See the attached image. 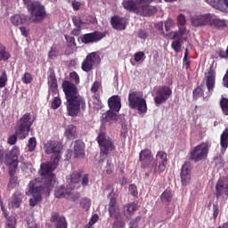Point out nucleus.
<instances>
[{
	"label": "nucleus",
	"mask_w": 228,
	"mask_h": 228,
	"mask_svg": "<svg viewBox=\"0 0 228 228\" xmlns=\"http://www.w3.org/2000/svg\"><path fill=\"white\" fill-rule=\"evenodd\" d=\"M69 79L62 82V90L66 97V110L69 117H77L81 110H86V101L79 95L77 85L79 83V75L73 71L69 73Z\"/></svg>",
	"instance_id": "1"
},
{
	"label": "nucleus",
	"mask_w": 228,
	"mask_h": 228,
	"mask_svg": "<svg viewBox=\"0 0 228 228\" xmlns=\"http://www.w3.org/2000/svg\"><path fill=\"white\" fill-rule=\"evenodd\" d=\"M42 177V183H38V180H32L28 185V192L32 195L29 199V206L35 208L38 202H42V195L49 197L51 191L54 188V178L51 176Z\"/></svg>",
	"instance_id": "2"
},
{
	"label": "nucleus",
	"mask_w": 228,
	"mask_h": 228,
	"mask_svg": "<svg viewBox=\"0 0 228 228\" xmlns=\"http://www.w3.org/2000/svg\"><path fill=\"white\" fill-rule=\"evenodd\" d=\"M61 144L58 141H48L45 144V154H53L51 161L46 164H41L40 175L44 177H52L54 179L53 171L56 170L60 159L61 158Z\"/></svg>",
	"instance_id": "3"
},
{
	"label": "nucleus",
	"mask_w": 228,
	"mask_h": 228,
	"mask_svg": "<svg viewBox=\"0 0 228 228\" xmlns=\"http://www.w3.org/2000/svg\"><path fill=\"white\" fill-rule=\"evenodd\" d=\"M37 120V118L33 116L31 117V113L24 114L20 120L17 122L15 126V134L11 135L8 140L7 143L9 145H15L17 143V136L20 140H24L27 134H29V131L31 130V126Z\"/></svg>",
	"instance_id": "4"
},
{
	"label": "nucleus",
	"mask_w": 228,
	"mask_h": 228,
	"mask_svg": "<svg viewBox=\"0 0 228 228\" xmlns=\"http://www.w3.org/2000/svg\"><path fill=\"white\" fill-rule=\"evenodd\" d=\"M96 142L100 148V156L106 159L110 152H113L116 150L115 142L111 137L106 134V132L101 130L96 137Z\"/></svg>",
	"instance_id": "5"
},
{
	"label": "nucleus",
	"mask_w": 228,
	"mask_h": 228,
	"mask_svg": "<svg viewBox=\"0 0 228 228\" xmlns=\"http://www.w3.org/2000/svg\"><path fill=\"white\" fill-rule=\"evenodd\" d=\"M28 11L31 15L30 22L34 24H40L44 22L47 18V12L45 11V6L40 3V1H34L28 5Z\"/></svg>",
	"instance_id": "6"
},
{
	"label": "nucleus",
	"mask_w": 228,
	"mask_h": 228,
	"mask_svg": "<svg viewBox=\"0 0 228 228\" xmlns=\"http://www.w3.org/2000/svg\"><path fill=\"white\" fill-rule=\"evenodd\" d=\"M128 106L131 110H137L139 113H147V102L143 98V93L131 91L128 94Z\"/></svg>",
	"instance_id": "7"
},
{
	"label": "nucleus",
	"mask_w": 228,
	"mask_h": 228,
	"mask_svg": "<svg viewBox=\"0 0 228 228\" xmlns=\"http://www.w3.org/2000/svg\"><path fill=\"white\" fill-rule=\"evenodd\" d=\"M122 6L126 12L134 13H147L152 9L147 0H124Z\"/></svg>",
	"instance_id": "8"
},
{
	"label": "nucleus",
	"mask_w": 228,
	"mask_h": 228,
	"mask_svg": "<svg viewBox=\"0 0 228 228\" xmlns=\"http://www.w3.org/2000/svg\"><path fill=\"white\" fill-rule=\"evenodd\" d=\"M208 154H209V143L201 142L191 150L190 159L199 163V161L206 159V158H208Z\"/></svg>",
	"instance_id": "9"
},
{
	"label": "nucleus",
	"mask_w": 228,
	"mask_h": 228,
	"mask_svg": "<svg viewBox=\"0 0 228 228\" xmlns=\"http://www.w3.org/2000/svg\"><path fill=\"white\" fill-rule=\"evenodd\" d=\"M19 147L13 146L12 151L5 154L4 165L9 167V170H17L19 167Z\"/></svg>",
	"instance_id": "10"
},
{
	"label": "nucleus",
	"mask_w": 228,
	"mask_h": 228,
	"mask_svg": "<svg viewBox=\"0 0 228 228\" xmlns=\"http://www.w3.org/2000/svg\"><path fill=\"white\" fill-rule=\"evenodd\" d=\"M172 97V89L168 86H161L156 90L154 102L157 106L167 102Z\"/></svg>",
	"instance_id": "11"
},
{
	"label": "nucleus",
	"mask_w": 228,
	"mask_h": 228,
	"mask_svg": "<svg viewBox=\"0 0 228 228\" xmlns=\"http://www.w3.org/2000/svg\"><path fill=\"white\" fill-rule=\"evenodd\" d=\"M104 37H106L105 33L95 30L94 32L82 35L78 40H80L82 44L88 45V44H97V42H101Z\"/></svg>",
	"instance_id": "12"
},
{
	"label": "nucleus",
	"mask_w": 228,
	"mask_h": 228,
	"mask_svg": "<svg viewBox=\"0 0 228 228\" xmlns=\"http://www.w3.org/2000/svg\"><path fill=\"white\" fill-rule=\"evenodd\" d=\"M69 181L71 184H79V183H81V185L85 188L88 186L90 183V175H83V171L81 170L75 171L70 175Z\"/></svg>",
	"instance_id": "13"
},
{
	"label": "nucleus",
	"mask_w": 228,
	"mask_h": 228,
	"mask_svg": "<svg viewBox=\"0 0 228 228\" xmlns=\"http://www.w3.org/2000/svg\"><path fill=\"white\" fill-rule=\"evenodd\" d=\"M204 81L208 94H213L216 85V71L213 66H210L208 72L205 74Z\"/></svg>",
	"instance_id": "14"
},
{
	"label": "nucleus",
	"mask_w": 228,
	"mask_h": 228,
	"mask_svg": "<svg viewBox=\"0 0 228 228\" xmlns=\"http://www.w3.org/2000/svg\"><path fill=\"white\" fill-rule=\"evenodd\" d=\"M139 161L142 168H149L151 163L154 161V156H152V151L149 149L142 150L139 153Z\"/></svg>",
	"instance_id": "15"
},
{
	"label": "nucleus",
	"mask_w": 228,
	"mask_h": 228,
	"mask_svg": "<svg viewBox=\"0 0 228 228\" xmlns=\"http://www.w3.org/2000/svg\"><path fill=\"white\" fill-rule=\"evenodd\" d=\"M180 175L183 186H188L191 181V164L190 162H185L183 165Z\"/></svg>",
	"instance_id": "16"
},
{
	"label": "nucleus",
	"mask_w": 228,
	"mask_h": 228,
	"mask_svg": "<svg viewBox=\"0 0 228 228\" xmlns=\"http://www.w3.org/2000/svg\"><path fill=\"white\" fill-rule=\"evenodd\" d=\"M208 26H210V28H216V29H224V28L227 26V23L225 22V20H222L216 15L209 13Z\"/></svg>",
	"instance_id": "17"
},
{
	"label": "nucleus",
	"mask_w": 228,
	"mask_h": 228,
	"mask_svg": "<svg viewBox=\"0 0 228 228\" xmlns=\"http://www.w3.org/2000/svg\"><path fill=\"white\" fill-rule=\"evenodd\" d=\"M209 13L205 15H196L191 18V24L194 28H200L203 26H208Z\"/></svg>",
	"instance_id": "18"
},
{
	"label": "nucleus",
	"mask_w": 228,
	"mask_h": 228,
	"mask_svg": "<svg viewBox=\"0 0 228 228\" xmlns=\"http://www.w3.org/2000/svg\"><path fill=\"white\" fill-rule=\"evenodd\" d=\"M73 156L77 158H85V142L81 140H77L73 142Z\"/></svg>",
	"instance_id": "19"
},
{
	"label": "nucleus",
	"mask_w": 228,
	"mask_h": 228,
	"mask_svg": "<svg viewBox=\"0 0 228 228\" xmlns=\"http://www.w3.org/2000/svg\"><path fill=\"white\" fill-rule=\"evenodd\" d=\"M110 24L114 29H117V31H124L127 26L124 18L117 15L111 17Z\"/></svg>",
	"instance_id": "20"
},
{
	"label": "nucleus",
	"mask_w": 228,
	"mask_h": 228,
	"mask_svg": "<svg viewBox=\"0 0 228 228\" xmlns=\"http://www.w3.org/2000/svg\"><path fill=\"white\" fill-rule=\"evenodd\" d=\"M108 106L110 110L118 112L122 108V99L118 95H113L109 98Z\"/></svg>",
	"instance_id": "21"
},
{
	"label": "nucleus",
	"mask_w": 228,
	"mask_h": 228,
	"mask_svg": "<svg viewBox=\"0 0 228 228\" xmlns=\"http://www.w3.org/2000/svg\"><path fill=\"white\" fill-rule=\"evenodd\" d=\"M50 222L55 224V228H67V219L64 216H61L60 214L54 212L51 216Z\"/></svg>",
	"instance_id": "22"
},
{
	"label": "nucleus",
	"mask_w": 228,
	"mask_h": 228,
	"mask_svg": "<svg viewBox=\"0 0 228 228\" xmlns=\"http://www.w3.org/2000/svg\"><path fill=\"white\" fill-rule=\"evenodd\" d=\"M222 195H225L226 199L228 197V186L225 185L224 180H218L216 185L215 196L216 199H220Z\"/></svg>",
	"instance_id": "23"
},
{
	"label": "nucleus",
	"mask_w": 228,
	"mask_h": 228,
	"mask_svg": "<svg viewBox=\"0 0 228 228\" xmlns=\"http://www.w3.org/2000/svg\"><path fill=\"white\" fill-rule=\"evenodd\" d=\"M11 22L13 26H20V24H31V16L16 14L11 17Z\"/></svg>",
	"instance_id": "24"
},
{
	"label": "nucleus",
	"mask_w": 228,
	"mask_h": 228,
	"mask_svg": "<svg viewBox=\"0 0 228 228\" xmlns=\"http://www.w3.org/2000/svg\"><path fill=\"white\" fill-rule=\"evenodd\" d=\"M64 37L68 47V49L65 51V54L69 56V54L74 53V48L77 47V44L76 43V38L74 37L64 35Z\"/></svg>",
	"instance_id": "25"
},
{
	"label": "nucleus",
	"mask_w": 228,
	"mask_h": 228,
	"mask_svg": "<svg viewBox=\"0 0 228 228\" xmlns=\"http://www.w3.org/2000/svg\"><path fill=\"white\" fill-rule=\"evenodd\" d=\"M9 183L7 184L8 190L17 188L19 184V176H17V170H9Z\"/></svg>",
	"instance_id": "26"
},
{
	"label": "nucleus",
	"mask_w": 228,
	"mask_h": 228,
	"mask_svg": "<svg viewBox=\"0 0 228 228\" xmlns=\"http://www.w3.org/2000/svg\"><path fill=\"white\" fill-rule=\"evenodd\" d=\"M64 134L68 140H76V138H77V126L69 125L65 128Z\"/></svg>",
	"instance_id": "27"
},
{
	"label": "nucleus",
	"mask_w": 228,
	"mask_h": 228,
	"mask_svg": "<svg viewBox=\"0 0 228 228\" xmlns=\"http://www.w3.org/2000/svg\"><path fill=\"white\" fill-rule=\"evenodd\" d=\"M109 215L110 218H118V208H117V199L115 198L110 200Z\"/></svg>",
	"instance_id": "28"
},
{
	"label": "nucleus",
	"mask_w": 228,
	"mask_h": 228,
	"mask_svg": "<svg viewBox=\"0 0 228 228\" xmlns=\"http://www.w3.org/2000/svg\"><path fill=\"white\" fill-rule=\"evenodd\" d=\"M211 6L216 10H220V12H225L228 8V0H213Z\"/></svg>",
	"instance_id": "29"
},
{
	"label": "nucleus",
	"mask_w": 228,
	"mask_h": 228,
	"mask_svg": "<svg viewBox=\"0 0 228 228\" xmlns=\"http://www.w3.org/2000/svg\"><path fill=\"white\" fill-rule=\"evenodd\" d=\"M221 152H225L228 148V128H225L220 136Z\"/></svg>",
	"instance_id": "30"
},
{
	"label": "nucleus",
	"mask_w": 228,
	"mask_h": 228,
	"mask_svg": "<svg viewBox=\"0 0 228 228\" xmlns=\"http://www.w3.org/2000/svg\"><path fill=\"white\" fill-rule=\"evenodd\" d=\"M167 170V164H163L162 162H158L154 160L151 164V172L153 174H163Z\"/></svg>",
	"instance_id": "31"
},
{
	"label": "nucleus",
	"mask_w": 228,
	"mask_h": 228,
	"mask_svg": "<svg viewBox=\"0 0 228 228\" xmlns=\"http://www.w3.org/2000/svg\"><path fill=\"white\" fill-rule=\"evenodd\" d=\"M178 31H172L170 32L171 40H179L183 42V37L186 35V28L184 27H178Z\"/></svg>",
	"instance_id": "32"
},
{
	"label": "nucleus",
	"mask_w": 228,
	"mask_h": 228,
	"mask_svg": "<svg viewBox=\"0 0 228 228\" xmlns=\"http://www.w3.org/2000/svg\"><path fill=\"white\" fill-rule=\"evenodd\" d=\"M69 190L65 186L57 187L54 191L56 199H69Z\"/></svg>",
	"instance_id": "33"
},
{
	"label": "nucleus",
	"mask_w": 228,
	"mask_h": 228,
	"mask_svg": "<svg viewBox=\"0 0 228 228\" xmlns=\"http://www.w3.org/2000/svg\"><path fill=\"white\" fill-rule=\"evenodd\" d=\"M138 209H140V205L137 202H132L124 207V213L125 215H134Z\"/></svg>",
	"instance_id": "34"
},
{
	"label": "nucleus",
	"mask_w": 228,
	"mask_h": 228,
	"mask_svg": "<svg viewBox=\"0 0 228 228\" xmlns=\"http://www.w3.org/2000/svg\"><path fill=\"white\" fill-rule=\"evenodd\" d=\"M20 204H22V193L16 191L12 195V208H20Z\"/></svg>",
	"instance_id": "35"
},
{
	"label": "nucleus",
	"mask_w": 228,
	"mask_h": 228,
	"mask_svg": "<svg viewBox=\"0 0 228 228\" xmlns=\"http://www.w3.org/2000/svg\"><path fill=\"white\" fill-rule=\"evenodd\" d=\"M58 86V79H56V73L54 69H49L48 76V88H53Z\"/></svg>",
	"instance_id": "36"
},
{
	"label": "nucleus",
	"mask_w": 228,
	"mask_h": 228,
	"mask_svg": "<svg viewBox=\"0 0 228 228\" xmlns=\"http://www.w3.org/2000/svg\"><path fill=\"white\" fill-rule=\"evenodd\" d=\"M2 211L4 213V216L7 218L5 227H17V217H15L14 216H10L8 217V214H6V211H4V208L3 207Z\"/></svg>",
	"instance_id": "37"
},
{
	"label": "nucleus",
	"mask_w": 228,
	"mask_h": 228,
	"mask_svg": "<svg viewBox=\"0 0 228 228\" xmlns=\"http://www.w3.org/2000/svg\"><path fill=\"white\" fill-rule=\"evenodd\" d=\"M88 61H90L94 65H99L101 63V55L99 53L93 52L86 57Z\"/></svg>",
	"instance_id": "38"
},
{
	"label": "nucleus",
	"mask_w": 228,
	"mask_h": 228,
	"mask_svg": "<svg viewBox=\"0 0 228 228\" xmlns=\"http://www.w3.org/2000/svg\"><path fill=\"white\" fill-rule=\"evenodd\" d=\"M167 152L160 151H158L156 154V159L155 161L159 162V163H163L164 165H167L168 163V159L167 158Z\"/></svg>",
	"instance_id": "39"
},
{
	"label": "nucleus",
	"mask_w": 228,
	"mask_h": 228,
	"mask_svg": "<svg viewBox=\"0 0 228 228\" xmlns=\"http://www.w3.org/2000/svg\"><path fill=\"white\" fill-rule=\"evenodd\" d=\"M200 97H204V89H202V86H197L192 91V98L194 101H197L198 99H200Z\"/></svg>",
	"instance_id": "40"
},
{
	"label": "nucleus",
	"mask_w": 228,
	"mask_h": 228,
	"mask_svg": "<svg viewBox=\"0 0 228 228\" xmlns=\"http://www.w3.org/2000/svg\"><path fill=\"white\" fill-rule=\"evenodd\" d=\"M81 69L84 72H90L94 69V64L86 57L82 62Z\"/></svg>",
	"instance_id": "41"
},
{
	"label": "nucleus",
	"mask_w": 228,
	"mask_h": 228,
	"mask_svg": "<svg viewBox=\"0 0 228 228\" xmlns=\"http://www.w3.org/2000/svg\"><path fill=\"white\" fill-rule=\"evenodd\" d=\"M160 200L162 202H171L172 201V191L167 189L160 195Z\"/></svg>",
	"instance_id": "42"
},
{
	"label": "nucleus",
	"mask_w": 228,
	"mask_h": 228,
	"mask_svg": "<svg viewBox=\"0 0 228 228\" xmlns=\"http://www.w3.org/2000/svg\"><path fill=\"white\" fill-rule=\"evenodd\" d=\"M118 112L115 110H109L107 111L106 114V121L110 122V120H113L114 122H117V120H118V114H117Z\"/></svg>",
	"instance_id": "43"
},
{
	"label": "nucleus",
	"mask_w": 228,
	"mask_h": 228,
	"mask_svg": "<svg viewBox=\"0 0 228 228\" xmlns=\"http://www.w3.org/2000/svg\"><path fill=\"white\" fill-rule=\"evenodd\" d=\"M60 56V50H58V47L52 46L49 53H48V58L50 60H54Z\"/></svg>",
	"instance_id": "44"
},
{
	"label": "nucleus",
	"mask_w": 228,
	"mask_h": 228,
	"mask_svg": "<svg viewBox=\"0 0 228 228\" xmlns=\"http://www.w3.org/2000/svg\"><path fill=\"white\" fill-rule=\"evenodd\" d=\"M8 83V74L6 70L3 69L2 74L0 76V88H4Z\"/></svg>",
	"instance_id": "45"
},
{
	"label": "nucleus",
	"mask_w": 228,
	"mask_h": 228,
	"mask_svg": "<svg viewBox=\"0 0 228 228\" xmlns=\"http://www.w3.org/2000/svg\"><path fill=\"white\" fill-rule=\"evenodd\" d=\"M6 61V60H10V53L6 52V47L4 45H0V61Z\"/></svg>",
	"instance_id": "46"
},
{
	"label": "nucleus",
	"mask_w": 228,
	"mask_h": 228,
	"mask_svg": "<svg viewBox=\"0 0 228 228\" xmlns=\"http://www.w3.org/2000/svg\"><path fill=\"white\" fill-rule=\"evenodd\" d=\"M81 198V194L77 191L72 192V190L69 189V200H72V202H76V200H79Z\"/></svg>",
	"instance_id": "47"
},
{
	"label": "nucleus",
	"mask_w": 228,
	"mask_h": 228,
	"mask_svg": "<svg viewBox=\"0 0 228 228\" xmlns=\"http://www.w3.org/2000/svg\"><path fill=\"white\" fill-rule=\"evenodd\" d=\"M220 106H221V110H223V113L228 116V99L222 98L220 101Z\"/></svg>",
	"instance_id": "48"
},
{
	"label": "nucleus",
	"mask_w": 228,
	"mask_h": 228,
	"mask_svg": "<svg viewBox=\"0 0 228 228\" xmlns=\"http://www.w3.org/2000/svg\"><path fill=\"white\" fill-rule=\"evenodd\" d=\"M21 81L24 83V85H29V83L33 81V75H31L29 72H25L21 77Z\"/></svg>",
	"instance_id": "49"
},
{
	"label": "nucleus",
	"mask_w": 228,
	"mask_h": 228,
	"mask_svg": "<svg viewBox=\"0 0 228 228\" xmlns=\"http://www.w3.org/2000/svg\"><path fill=\"white\" fill-rule=\"evenodd\" d=\"M61 106V99L60 97H54L52 103L51 108L52 110H58Z\"/></svg>",
	"instance_id": "50"
},
{
	"label": "nucleus",
	"mask_w": 228,
	"mask_h": 228,
	"mask_svg": "<svg viewBox=\"0 0 228 228\" xmlns=\"http://www.w3.org/2000/svg\"><path fill=\"white\" fill-rule=\"evenodd\" d=\"M28 147L29 152H33V151L37 149V138L35 137L30 138L28 140Z\"/></svg>",
	"instance_id": "51"
},
{
	"label": "nucleus",
	"mask_w": 228,
	"mask_h": 228,
	"mask_svg": "<svg viewBox=\"0 0 228 228\" xmlns=\"http://www.w3.org/2000/svg\"><path fill=\"white\" fill-rule=\"evenodd\" d=\"M186 25V16L183 14H179L177 17V26L178 28H184Z\"/></svg>",
	"instance_id": "52"
},
{
	"label": "nucleus",
	"mask_w": 228,
	"mask_h": 228,
	"mask_svg": "<svg viewBox=\"0 0 228 228\" xmlns=\"http://www.w3.org/2000/svg\"><path fill=\"white\" fill-rule=\"evenodd\" d=\"M212 212H213V219L216 221V218H218V215H220V207L218 206L217 203L213 204Z\"/></svg>",
	"instance_id": "53"
},
{
	"label": "nucleus",
	"mask_w": 228,
	"mask_h": 228,
	"mask_svg": "<svg viewBox=\"0 0 228 228\" xmlns=\"http://www.w3.org/2000/svg\"><path fill=\"white\" fill-rule=\"evenodd\" d=\"M183 41H179V40H175V41H173L172 42V44H171V47H172V49H174V51L175 52H176V53H181V43H182Z\"/></svg>",
	"instance_id": "54"
},
{
	"label": "nucleus",
	"mask_w": 228,
	"mask_h": 228,
	"mask_svg": "<svg viewBox=\"0 0 228 228\" xmlns=\"http://www.w3.org/2000/svg\"><path fill=\"white\" fill-rule=\"evenodd\" d=\"M105 172L109 175H111V174H113V164H112V160L110 159L107 160V164L105 167Z\"/></svg>",
	"instance_id": "55"
},
{
	"label": "nucleus",
	"mask_w": 228,
	"mask_h": 228,
	"mask_svg": "<svg viewBox=\"0 0 228 228\" xmlns=\"http://www.w3.org/2000/svg\"><path fill=\"white\" fill-rule=\"evenodd\" d=\"M144 57H145V53L137 52L134 55V61L138 62V61H142V60H143Z\"/></svg>",
	"instance_id": "56"
},
{
	"label": "nucleus",
	"mask_w": 228,
	"mask_h": 228,
	"mask_svg": "<svg viewBox=\"0 0 228 228\" xmlns=\"http://www.w3.org/2000/svg\"><path fill=\"white\" fill-rule=\"evenodd\" d=\"M99 88H101V82L95 81L91 86L92 94H97V92H99Z\"/></svg>",
	"instance_id": "57"
},
{
	"label": "nucleus",
	"mask_w": 228,
	"mask_h": 228,
	"mask_svg": "<svg viewBox=\"0 0 228 228\" xmlns=\"http://www.w3.org/2000/svg\"><path fill=\"white\" fill-rule=\"evenodd\" d=\"M129 191H130V195H132L133 197L138 196V187H136V185L131 184L129 186Z\"/></svg>",
	"instance_id": "58"
},
{
	"label": "nucleus",
	"mask_w": 228,
	"mask_h": 228,
	"mask_svg": "<svg viewBox=\"0 0 228 228\" xmlns=\"http://www.w3.org/2000/svg\"><path fill=\"white\" fill-rule=\"evenodd\" d=\"M73 24L76 26V28H81L83 26V21L81 20V18L75 16L72 18Z\"/></svg>",
	"instance_id": "59"
},
{
	"label": "nucleus",
	"mask_w": 228,
	"mask_h": 228,
	"mask_svg": "<svg viewBox=\"0 0 228 228\" xmlns=\"http://www.w3.org/2000/svg\"><path fill=\"white\" fill-rule=\"evenodd\" d=\"M127 133H128L127 126L122 125L120 136H121V138H123V140H126V138H127Z\"/></svg>",
	"instance_id": "60"
},
{
	"label": "nucleus",
	"mask_w": 228,
	"mask_h": 228,
	"mask_svg": "<svg viewBox=\"0 0 228 228\" xmlns=\"http://www.w3.org/2000/svg\"><path fill=\"white\" fill-rule=\"evenodd\" d=\"M140 220H142L141 216H137L135 219L132 220L130 222V227L129 228H139L138 227V222H140Z\"/></svg>",
	"instance_id": "61"
},
{
	"label": "nucleus",
	"mask_w": 228,
	"mask_h": 228,
	"mask_svg": "<svg viewBox=\"0 0 228 228\" xmlns=\"http://www.w3.org/2000/svg\"><path fill=\"white\" fill-rule=\"evenodd\" d=\"M137 36L139 37V38H141L142 40H145V38H147L149 37V34H147V31L143 30V29H140L137 32Z\"/></svg>",
	"instance_id": "62"
},
{
	"label": "nucleus",
	"mask_w": 228,
	"mask_h": 228,
	"mask_svg": "<svg viewBox=\"0 0 228 228\" xmlns=\"http://www.w3.org/2000/svg\"><path fill=\"white\" fill-rule=\"evenodd\" d=\"M125 224L123 223V221L120 220H115L113 224H112V228H124Z\"/></svg>",
	"instance_id": "63"
},
{
	"label": "nucleus",
	"mask_w": 228,
	"mask_h": 228,
	"mask_svg": "<svg viewBox=\"0 0 228 228\" xmlns=\"http://www.w3.org/2000/svg\"><path fill=\"white\" fill-rule=\"evenodd\" d=\"M223 85L225 86V88H228V69L223 77Z\"/></svg>",
	"instance_id": "64"
}]
</instances>
